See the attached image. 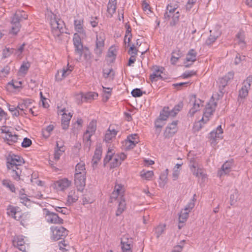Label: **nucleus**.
<instances>
[{
    "label": "nucleus",
    "instance_id": "obj_1",
    "mask_svg": "<svg viewBox=\"0 0 252 252\" xmlns=\"http://www.w3.org/2000/svg\"><path fill=\"white\" fill-rule=\"evenodd\" d=\"M6 159L7 169L12 170V177L14 180L19 181L22 173L19 167L24 163V159L18 155L10 153L6 156Z\"/></svg>",
    "mask_w": 252,
    "mask_h": 252
},
{
    "label": "nucleus",
    "instance_id": "obj_2",
    "mask_svg": "<svg viewBox=\"0 0 252 252\" xmlns=\"http://www.w3.org/2000/svg\"><path fill=\"white\" fill-rule=\"evenodd\" d=\"M28 18V15L23 11H17L15 12L11 19L12 26L10 32L16 35L21 28L20 22Z\"/></svg>",
    "mask_w": 252,
    "mask_h": 252
},
{
    "label": "nucleus",
    "instance_id": "obj_3",
    "mask_svg": "<svg viewBox=\"0 0 252 252\" xmlns=\"http://www.w3.org/2000/svg\"><path fill=\"white\" fill-rule=\"evenodd\" d=\"M52 238L55 241L63 239L68 235V230L63 226H52Z\"/></svg>",
    "mask_w": 252,
    "mask_h": 252
},
{
    "label": "nucleus",
    "instance_id": "obj_4",
    "mask_svg": "<svg viewBox=\"0 0 252 252\" xmlns=\"http://www.w3.org/2000/svg\"><path fill=\"white\" fill-rule=\"evenodd\" d=\"M214 101L213 100L212 101L209 102L206 105L203 116L200 121H204V123H206L209 120V118L215 112L217 106V102H214Z\"/></svg>",
    "mask_w": 252,
    "mask_h": 252
},
{
    "label": "nucleus",
    "instance_id": "obj_5",
    "mask_svg": "<svg viewBox=\"0 0 252 252\" xmlns=\"http://www.w3.org/2000/svg\"><path fill=\"white\" fill-rule=\"evenodd\" d=\"M252 82V75H250L244 81L243 86L239 91V96L241 98H245L248 95V91L250 89L251 83Z\"/></svg>",
    "mask_w": 252,
    "mask_h": 252
},
{
    "label": "nucleus",
    "instance_id": "obj_6",
    "mask_svg": "<svg viewBox=\"0 0 252 252\" xmlns=\"http://www.w3.org/2000/svg\"><path fill=\"white\" fill-rule=\"evenodd\" d=\"M45 210L47 222L55 224L63 223V220L60 218L57 214L50 212L46 209H45Z\"/></svg>",
    "mask_w": 252,
    "mask_h": 252
},
{
    "label": "nucleus",
    "instance_id": "obj_7",
    "mask_svg": "<svg viewBox=\"0 0 252 252\" xmlns=\"http://www.w3.org/2000/svg\"><path fill=\"white\" fill-rule=\"evenodd\" d=\"M233 71L228 72L224 76L219 79V90L220 93H224V88L227 86L228 82L234 77Z\"/></svg>",
    "mask_w": 252,
    "mask_h": 252
},
{
    "label": "nucleus",
    "instance_id": "obj_8",
    "mask_svg": "<svg viewBox=\"0 0 252 252\" xmlns=\"http://www.w3.org/2000/svg\"><path fill=\"white\" fill-rule=\"evenodd\" d=\"M178 122V121H174L171 124H168L163 133L165 138L171 137L177 132Z\"/></svg>",
    "mask_w": 252,
    "mask_h": 252
},
{
    "label": "nucleus",
    "instance_id": "obj_9",
    "mask_svg": "<svg viewBox=\"0 0 252 252\" xmlns=\"http://www.w3.org/2000/svg\"><path fill=\"white\" fill-rule=\"evenodd\" d=\"M73 67L67 64V67H63L61 70H58L55 75L56 80L58 82L62 81L65 77L70 74L72 71Z\"/></svg>",
    "mask_w": 252,
    "mask_h": 252
},
{
    "label": "nucleus",
    "instance_id": "obj_10",
    "mask_svg": "<svg viewBox=\"0 0 252 252\" xmlns=\"http://www.w3.org/2000/svg\"><path fill=\"white\" fill-rule=\"evenodd\" d=\"M74 184L77 191L82 192L86 185V175H74Z\"/></svg>",
    "mask_w": 252,
    "mask_h": 252
},
{
    "label": "nucleus",
    "instance_id": "obj_11",
    "mask_svg": "<svg viewBox=\"0 0 252 252\" xmlns=\"http://www.w3.org/2000/svg\"><path fill=\"white\" fill-rule=\"evenodd\" d=\"M73 41L75 47V52L79 54L81 57L83 54V46L80 37L76 33L74 34Z\"/></svg>",
    "mask_w": 252,
    "mask_h": 252
},
{
    "label": "nucleus",
    "instance_id": "obj_12",
    "mask_svg": "<svg viewBox=\"0 0 252 252\" xmlns=\"http://www.w3.org/2000/svg\"><path fill=\"white\" fill-rule=\"evenodd\" d=\"M59 114L62 115V126L63 129H66L68 128L70 120L72 117V115L70 113H68V114L66 113V110L65 108L61 110L58 112Z\"/></svg>",
    "mask_w": 252,
    "mask_h": 252
},
{
    "label": "nucleus",
    "instance_id": "obj_13",
    "mask_svg": "<svg viewBox=\"0 0 252 252\" xmlns=\"http://www.w3.org/2000/svg\"><path fill=\"white\" fill-rule=\"evenodd\" d=\"M4 139V141L9 145H13L17 143H20L22 141V139L19 138V136L9 130H7V135H5Z\"/></svg>",
    "mask_w": 252,
    "mask_h": 252
},
{
    "label": "nucleus",
    "instance_id": "obj_14",
    "mask_svg": "<svg viewBox=\"0 0 252 252\" xmlns=\"http://www.w3.org/2000/svg\"><path fill=\"white\" fill-rule=\"evenodd\" d=\"M222 133L223 130L220 125L217 127L216 130L211 132L209 134V138L211 141V144L214 145H216L217 139L222 138L221 134Z\"/></svg>",
    "mask_w": 252,
    "mask_h": 252
},
{
    "label": "nucleus",
    "instance_id": "obj_15",
    "mask_svg": "<svg viewBox=\"0 0 252 252\" xmlns=\"http://www.w3.org/2000/svg\"><path fill=\"white\" fill-rule=\"evenodd\" d=\"M103 34L100 33L96 36V47L94 49V53L98 56H100L102 52L104 45V38L102 36Z\"/></svg>",
    "mask_w": 252,
    "mask_h": 252
},
{
    "label": "nucleus",
    "instance_id": "obj_16",
    "mask_svg": "<svg viewBox=\"0 0 252 252\" xmlns=\"http://www.w3.org/2000/svg\"><path fill=\"white\" fill-rule=\"evenodd\" d=\"M34 101L31 99L27 98L23 99L21 102L18 103V108L20 111L25 114H26V109L29 108L32 105Z\"/></svg>",
    "mask_w": 252,
    "mask_h": 252
},
{
    "label": "nucleus",
    "instance_id": "obj_17",
    "mask_svg": "<svg viewBox=\"0 0 252 252\" xmlns=\"http://www.w3.org/2000/svg\"><path fill=\"white\" fill-rule=\"evenodd\" d=\"M97 95V94L93 92H89L85 95L82 94H79L77 96V99L81 100V101H78L77 103L80 104L84 101H89L93 100L95 99Z\"/></svg>",
    "mask_w": 252,
    "mask_h": 252
},
{
    "label": "nucleus",
    "instance_id": "obj_18",
    "mask_svg": "<svg viewBox=\"0 0 252 252\" xmlns=\"http://www.w3.org/2000/svg\"><path fill=\"white\" fill-rule=\"evenodd\" d=\"M137 134H131L127 136V139L126 140V149L129 150L133 149L138 143V141L136 140Z\"/></svg>",
    "mask_w": 252,
    "mask_h": 252
},
{
    "label": "nucleus",
    "instance_id": "obj_19",
    "mask_svg": "<svg viewBox=\"0 0 252 252\" xmlns=\"http://www.w3.org/2000/svg\"><path fill=\"white\" fill-rule=\"evenodd\" d=\"M25 241L23 236H17L14 237L13 240V245L22 252L26 251Z\"/></svg>",
    "mask_w": 252,
    "mask_h": 252
},
{
    "label": "nucleus",
    "instance_id": "obj_20",
    "mask_svg": "<svg viewBox=\"0 0 252 252\" xmlns=\"http://www.w3.org/2000/svg\"><path fill=\"white\" fill-rule=\"evenodd\" d=\"M180 16V13L179 11H177L174 13H172L168 17L165 16V12L164 14V19L166 21L171 20L170 22L169 25L171 27L175 26L179 21V18Z\"/></svg>",
    "mask_w": 252,
    "mask_h": 252
},
{
    "label": "nucleus",
    "instance_id": "obj_21",
    "mask_svg": "<svg viewBox=\"0 0 252 252\" xmlns=\"http://www.w3.org/2000/svg\"><path fill=\"white\" fill-rule=\"evenodd\" d=\"M232 162L227 161L222 165L221 169L218 172V175L221 177L223 175L228 174L231 171Z\"/></svg>",
    "mask_w": 252,
    "mask_h": 252
},
{
    "label": "nucleus",
    "instance_id": "obj_22",
    "mask_svg": "<svg viewBox=\"0 0 252 252\" xmlns=\"http://www.w3.org/2000/svg\"><path fill=\"white\" fill-rule=\"evenodd\" d=\"M51 28H57L58 30H61L62 32H66L65 31V25L63 21L61 19H54L51 20Z\"/></svg>",
    "mask_w": 252,
    "mask_h": 252
},
{
    "label": "nucleus",
    "instance_id": "obj_23",
    "mask_svg": "<svg viewBox=\"0 0 252 252\" xmlns=\"http://www.w3.org/2000/svg\"><path fill=\"white\" fill-rule=\"evenodd\" d=\"M210 32V35L206 39L205 43V45L207 46H210L212 45L220 35V33L216 31H213L211 30Z\"/></svg>",
    "mask_w": 252,
    "mask_h": 252
},
{
    "label": "nucleus",
    "instance_id": "obj_24",
    "mask_svg": "<svg viewBox=\"0 0 252 252\" xmlns=\"http://www.w3.org/2000/svg\"><path fill=\"white\" fill-rule=\"evenodd\" d=\"M102 155V147L101 146H97L94 154L92 159V163L93 166L94 165H97L98 162L100 160Z\"/></svg>",
    "mask_w": 252,
    "mask_h": 252
},
{
    "label": "nucleus",
    "instance_id": "obj_25",
    "mask_svg": "<svg viewBox=\"0 0 252 252\" xmlns=\"http://www.w3.org/2000/svg\"><path fill=\"white\" fill-rule=\"evenodd\" d=\"M78 192H76L74 189L71 190L69 192L67 200V203L69 205L76 202L78 200L79 198Z\"/></svg>",
    "mask_w": 252,
    "mask_h": 252
},
{
    "label": "nucleus",
    "instance_id": "obj_26",
    "mask_svg": "<svg viewBox=\"0 0 252 252\" xmlns=\"http://www.w3.org/2000/svg\"><path fill=\"white\" fill-rule=\"evenodd\" d=\"M71 182L67 179L64 178L57 181L56 185L61 190H63L70 185Z\"/></svg>",
    "mask_w": 252,
    "mask_h": 252
},
{
    "label": "nucleus",
    "instance_id": "obj_27",
    "mask_svg": "<svg viewBox=\"0 0 252 252\" xmlns=\"http://www.w3.org/2000/svg\"><path fill=\"white\" fill-rule=\"evenodd\" d=\"M86 175V171L85 164L84 162H81L77 164L75 167V173L74 175Z\"/></svg>",
    "mask_w": 252,
    "mask_h": 252
},
{
    "label": "nucleus",
    "instance_id": "obj_28",
    "mask_svg": "<svg viewBox=\"0 0 252 252\" xmlns=\"http://www.w3.org/2000/svg\"><path fill=\"white\" fill-rule=\"evenodd\" d=\"M83 20H75L74 24L75 31L83 35H85V31L83 27Z\"/></svg>",
    "mask_w": 252,
    "mask_h": 252
},
{
    "label": "nucleus",
    "instance_id": "obj_29",
    "mask_svg": "<svg viewBox=\"0 0 252 252\" xmlns=\"http://www.w3.org/2000/svg\"><path fill=\"white\" fill-rule=\"evenodd\" d=\"M126 203L125 200L121 197V199L119 202L118 207L116 211V215L117 216H120L125 210Z\"/></svg>",
    "mask_w": 252,
    "mask_h": 252
},
{
    "label": "nucleus",
    "instance_id": "obj_30",
    "mask_svg": "<svg viewBox=\"0 0 252 252\" xmlns=\"http://www.w3.org/2000/svg\"><path fill=\"white\" fill-rule=\"evenodd\" d=\"M197 53L195 50L192 49L189 50L187 54L186 60L187 62H194L196 61Z\"/></svg>",
    "mask_w": 252,
    "mask_h": 252
},
{
    "label": "nucleus",
    "instance_id": "obj_31",
    "mask_svg": "<svg viewBox=\"0 0 252 252\" xmlns=\"http://www.w3.org/2000/svg\"><path fill=\"white\" fill-rule=\"evenodd\" d=\"M182 56V53L179 50L173 51L172 53V56L170 60L171 63L172 64H175Z\"/></svg>",
    "mask_w": 252,
    "mask_h": 252
},
{
    "label": "nucleus",
    "instance_id": "obj_32",
    "mask_svg": "<svg viewBox=\"0 0 252 252\" xmlns=\"http://www.w3.org/2000/svg\"><path fill=\"white\" fill-rule=\"evenodd\" d=\"M178 6L177 5H172L171 3L168 4L166 8L165 16L168 17L172 13L177 12Z\"/></svg>",
    "mask_w": 252,
    "mask_h": 252
},
{
    "label": "nucleus",
    "instance_id": "obj_33",
    "mask_svg": "<svg viewBox=\"0 0 252 252\" xmlns=\"http://www.w3.org/2000/svg\"><path fill=\"white\" fill-rule=\"evenodd\" d=\"M117 4V0H109L107 5V11L110 14H112L116 11Z\"/></svg>",
    "mask_w": 252,
    "mask_h": 252
},
{
    "label": "nucleus",
    "instance_id": "obj_34",
    "mask_svg": "<svg viewBox=\"0 0 252 252\" xmlns=\"http://www.w3.org/2000/svg\"><path fill=\"white\" fill-rule=\"evenodd\" d=\"M183 102L180 101L179 103L176 105L171 110L170 115L171 117H174L182 109L183 107Z\"/></svg>",
    "mask_w": 252,
    "mask_h": 252
},
{
    "label": "nucleus",
    "instance_id": "obj_35",
    "mask_svg": "<svg viewBox=\"0 0 252 252\" xmlns=\"http://www.w3.org/2000/svg\"><path fill=\"white\" fill-rule=\"evenodd\" d=\"M170 112L171 110H169L168 107H164L160 112L158 117L162 118L163 120H166L169 116H171Z\"/></svg>",
    "mask_w": 252,
    "mask_h": 252
},
{
    "label": "nucleus",
    "instance_id": "obj_36",
    "mask_svg": "<svg viewBox=\"0 0 252 252\" xmlns=\"http://www.w3.org/2000/svg\"><path fill=\"white\" fill-rule=\"evenodd\" d=\"M236 38L238 39V43L239 44L242 45V47H244L245 46V33L242 31H240L239 32L236 34Z\"/></svg>",
    "mask_w": 252,
    "mask_h": 252
},
{
    "label": "nucleus",
    "instance_id": "obj_37",
    "mask_svg": "<svg viewBox=\"0 0 252 252\" xmlns=\"http://www.w3.org/2000/svg\"><path fill=\"white\" fill-rule=\"evenodd\" d=\"M8 110L11 112L12 115L15 117H18L20 115H22V113L18 108V105L16 107L14 105L8 104Z\"/></svg>",
    "mask_w": 252,
    "mask_h": 252
},
{
    "label": "nucleus",
    "instance_id": "obj_38",
    "mask_svg": "<svg viewBox=\"0 0 252 252\" xmlns=\"http://www.w3.org/2000/svg\"><path fill=\"white\" fill-rule=\"evenodd\" d=\"M165 120H162L161 118H158L157 120H156L155 122V127L157 128H159V130L158 131L157 130V132L158 134H159L161 131V128L163 126L165 125Z\"/></svg>",
    "mask_w": 252,
    "mask_h": 252
},
{
    "label": "nucleus",
    "instance_id": "obj_39",
    "mask_svg": "<svg viewBox=\"0 0 252 252\" xmlns=\"http://www.w3.org/2000/svg\"><path fill=\"white\" fill-rule=\"evenodd\" d=\"M2 184L4 187L8 188L12 192H15L16 191L15 187L14 184L11 183V182L9 180L4 179L2 182Z\"/></svg>",
    "mask_w": 252,
    "mask_h": 252
},
{
    "label": "nucleus",
    "instance_id": "obj_40",
    "mask_svg": "<svg viewBox=\"0 0 252 252\" xmlns=\"http://www.w3.org/2000/svg\"><path fill=\"white\" fill-rule=\"evenodd\" d=\"M96 129V121L92 120L88 125L86 131H89L91 134H94Z\"/></svg>",
    "mask_w": 252,
    "mask_h": 252
},
{
    "label": "nucleus",
    "instance_id": "obj_41",
    "mask_svg": "<svg viewBox=\"0 0 252 252\" xmlns=\"http://www.w3.org/2000/svg\"><path fill=\"white\" fill-rule=\"evenodd\" d=\"M54 126L52 125H50L47 126L45 129H42V135L45 138H48L50 136V133L51 131H53L54 129Z\"/></svg>",
    "mask_w": 252,
    "mask_h": 252
},
{
    "label": "nucleus",
    "instance_id": "obj_42",
    "mask_svg": "<svg viewBox=\"0 0 252 252\" xmlns=\"http://www.w3.org/2000/svg\"><path fill=\"white\" fill-rule=\"evenodd\" d=\"M7 214L9 216H11L12 218L18 214V211H17V209L15 207L12 206L11 205L8 206L7 209Z\"/></svg>",
    "mask_w": 252,
    "mask_h": 252
},
{
    "label": "nucleus",
    "instance_id": "obj_43",
    "mask_svg": "<svg viewBox=\"0 0 252 252\" xmlns=\"http://www.w3.org/2000/svg\"><path fill=\"white\" fill-rule=\"evenodd\" d=\"M189 211H185L184 212H181L179 216V223L185 222L189 217Z\"/></svg>",
    "mask_w": 252,
    "mask_h": 252
},
{
    "label": "nucleus",
    "instance_id": "obj_44",
    "mask_svg": "<svg viewBox=\"0 0 252 252\" xmlns=\"http://www.w3.org/2000/svg\"><path fill=\"white\" fill-rule=\"evenodd\" d=\"M103 76L104 78H108V77H112L113 79L115 75V72L112 68L103 69Z\"/></svg>",
    "mask_w": 252,
    "mask_h": 252
},
{
    "label": "nucleus",
    "instance_id": "obj_45",
    "mask_svg": "<svg viewBox=\"0 0 252 252\" xmlns=\"http://www.w3.org/2000/svg\"><path fill=\"white\" fill-rule=\"evenodd\" d=\"M154 172L152 171H147L145 172L143 170L141 172V176L146 180H149L153 176Z\"/></svg>",
    "mask_w": 252,
    "mask_h": 252
},
{
    "label": "nucleus",
    "instance_id": "obj_46",
    "mask_svg": "<svg viewBox=\"0 0 252 252\" xmlns=\"http://www.w3.org/2000/svg\"><path fill=\"white\" fill-rule=\"evenodd\" d=\"M193 174L196 177L198 178H202V179L206 178V175L204 173L203 170L202 169L198 168L193 170Z\"/></svg>",
    "mask_w": 252,
    "mask_h": 252
},
{
    "label": "nucleus",
    "instance_id": "obj_47",
    "mask_svg": "<svg viewBox=\"0 0 252 252\" xmlns=\"http://www.w3.org/2000/svg\"><path fill=\"white\" fill-rule=\"evenodd\" d=\"M121 164V161L119 160V157L116 155L114 156L113 161L110 164V168H114L119 166Z\"/></svg>",
    "mask_w": 252,
    "mask_h": 252
},
{
    "label": "nucleus",
    "instance_id": "obj_48",
    "mask_svg": "<svg viewBox=\"0 0 252 252\" xmlns=\"http://www.w3.org/2000/svg\"><path fill=\"white\" fill-rule=\"evenodd\" d=\"M131 94L132 96L138 97L141 96L143 94H145V92H142L140 89L136 88L131 91Z\"/></svg>",
    "mask_w": 252,
    "mask_h": 252
},
{
    "label": "nucleus",
    "instance_id": "obj_49",
    "mask_svg": "<svg viewBox=\"0 0 252 252\" xmlns=\"http://www.w3.org/2000/svg\"><path fill=\"white\" fill-rule=\"evenodd\" d=\"M196 194L193 195V199L186 206L185 208V211H190V210L194 207V202L196 200Z\"/></svg>",
    "mask_w": 252,
    "mask_h": 252
},
{
    "label": "nucleus",
    "instance_id": "obj_50",
    "mask_svg": "<svg viewBox=\"0 0 252 252\" xmlns=\"http://www.w3.org/2000/svg\"><path fill=\"white\" fill-rule=\"evenodd\" d=\"M157 78H160L162 80H164L166 79V77H163L160 74H155V73L153 72L152 74H151L150 76V79L151 82H153L154 81H157Z\"/></svg>",
    "mask_w": 252,
    "mask_h": 252
},
{
    "label": "nucleus",
    "instance_id": "obj_51",
    "mask_svg": "<svg viewBox=\"0 0 252 252\" xmlns=\"http://www.w3.org/2000/svg\"><path fill=\"white\" fill-rule=\"evenodd\" d=\"M14 49L13 48H5L3 50L2 52V58H6L10 56V55L13 53Z\"/></svg>",
    "mask_w": 252,
    "mask_h": 252
},
{
    "label": "nucleus",
    "instance_id": "obj_52",
    "mask_svg": "<svg viewBox=\"0 0 252 252\" xmlns=\"http://www.w3.org/2000/svg\"><path fill=\"white\" fill-rule=\"evenodd\" d=\"M112 155L113 154L112 153L111 150L109 148L107 155H106L103 160V164L104 166H105L106 164L108 163L109 161L112 159Z\"/></svg>",
    "mask_w": 252,
    "mask_h": 252
},
{
    "label": "nucleus",
    "instance_id": "obj_53",
    "mask_svg": "<svg viewBox=\"0 0 252 252\" xmlns=\"http://www.w3.org/2000/svg\"><path fill=\"white\" fill-rule=\"evenodd\" d=\"M197 166H198V164L196 162L195 158H191L189 160V166L191 171L193 172V170L195 169L197 167Z\"/></svg>",
    "mask_w": 252,
    "mask_h": 252
},
{
    "label": "nucleus",
    "instance_id": "obj_54",
    "mask_svg": "<svg viewBox=\"0 0 252 252\" xmlns=\"http://www.w3.org/2000/svg\"><path fill=\"white\" fill-rule=\"evenodd\" d=\"M121 243L122 245L128 244L130 246H133V240L131 238H128L124 237L122 239Z\"/></svg>",
    "mask_w": 252,
    "mask_h": 252
},
{
    "label": "nucleus",
    "instance_id": "obj_55",
    "mask_svg": "<svg viewBox=\"0 0 252 252\" xmlns=\"http://www.w3.org/2000/svg\"><path fill=\"white\" fill-rule=\"evenodd\" d=\"M64 149H55L54 153V159L57 161L60 159L61 156L63 154Z\"/></svg>",
    "mask_w": 252,
    "mask_h": 252
},
{
    "label": "nucleus",
    "instance_id": "obj_56",
    "mask_svg": "<svg viewBox=\"0 0 252 252\" xmlns=\"http://www.w3.org/2000/svg\"><path fill=\"white\" fill-rule=\"evenodd\" d=\"M21 143L22 147L24 148H27L30 146L32 145V142L31 139L28 138H24L23 141L20 142Z\"/></svg>",
    "mask_w": 252,
    "mask_h": 252
},
{
    "label": "nucleus",
    "instance_id": "obj_57",
    "mask_svg": "<svg viewBox=\"0 0 252 252\" xmlns=\"http://www.w3.org/2000/svg\"><path fill=\"white\" fill-rule=\"evenodd\" d=\"M20 199L21 202L24 204L25 206H29V204H27V203L30 202V200L27 197V195L25 193L21 194L20 196Z\"/></svg>",
    "mask_w": 252,
    "mask_h": 252
},
{
    "label": "nucleus",
    "instance_id": "obj_58",
    "mask_svg": "<svg viewBox=\"0 0 252 252\" xmlns=\"http://www.w3.org/2000/svg\"><path fill=\"white\" fill-rule=\"evenodd\" d=\"M30 66V65L29 63H24L21 65L19 71L22 73H26L28 71Z\"/></svg>",
    "mask_w": 252,
    "mask_h": 252
},
{
    "label": "nucleus",
    "instance_id": "obj_59",
    "mask_svg": "<svg viewBox=\"0 0 252 252\" xmlns=\"http://www.w3.org/2000/svg\"><path fill=\"white\" fill-rule=\"evenodd\" d=\"M164 226L159 225L156 228V236L158 238L162 234L164 231Z\"/></svg>",
    "mask_w": 252,
    "mask_h": 252
},
{
    "label": "nucleus",
    "instance_id": "obj_60",
    "mask_svg": "<svg viewBox=\"0 0 252 252\" xmlns=\"http://www.w3.org/2000/svg\"><path fill=\"white\" fill-rule=\"evenodd\" d=\"M21 84L22 83L21 81L16 82L15 83L10 82L7 84V87H12L13 89H18L21 87Z\"/></svg>",
    "mask_w": 252,
    "mask_h": 252
},
{
    "label": "nucleus",
    "instance_id": "obj_61",
    "mask_svg": "<svg viewBox=\"0 0 252 252\" xmlns=\"http://www.w3.org/2000/svg\"><path fill=\"white\" fill-rule=\"evenodd\" d=\"M115 136H113L112 132L110 131V126L109 129L107 131L105 135V140L107 142L111 140L113 137H115Z\"/></svg>",
    "mask_w": 252,
    "mask_h": 252
},
{
    "label": "nucleus",
    "instance_id": "obj_62",
    "mask_svg": "<svg viewBox=\"0 0 252 252\" xmlns=\"http://www.w3.org/2000/svg\"><path fill=\"white\" fill-rule=\"evenodd\" d=\"M168 169H166L165 172L160 175V179L164 182V184L167 182Z\"/></svg>",
    "mask_w": 252,
    "mask_h": 252
},
{
    "label": "nucleus",
    "instance_id": "obj_63",
    "mask_svg": "<svg viewBox=\"0 0 252 252\" xmlns=\"http://www.w3.org/2000/svg\"><path fill=\"white\" fill-rule=\"evenodd\" d=\"M107 90H109L107 94H103L102 95V100L103 102H106L109 98L111 94V89L108 88Z\"/></svg>",
    "mask_w": 252,
    "mask_h": 252
},
{
    "label": "nucleus",
    "instance_id": "obj_64",
    "mask_svg": "<svg viewBox=\"0 0 252 252\" xmlns=\"http://www.w3.org/2000/svg\"><path fill=\"white\" fill-rule=\"evenodd\" d=\"M132 246H130L128 244L122 245V250L123 252H132Z\"/></svg>",
    "mask_w": 252,
    "mask_h": 252
}]
</instances>
